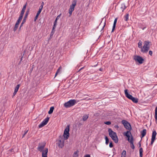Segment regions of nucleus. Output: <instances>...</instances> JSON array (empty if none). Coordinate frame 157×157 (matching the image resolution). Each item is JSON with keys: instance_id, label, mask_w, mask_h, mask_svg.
I'll list each match as a JSON object with an SVG mask.
<instances>
[{"instance_id": "f257e3e1", "label": "nucleus", "mask_w": 157, "mask_h": 157, "mask_svg": "<svg viewBox=\"0 0 157 157\" xmlns=\"http://www.w3.org/2000/svg\"><path fill=\"white\" fill-rule=\"evenodd\" d=\"M108 132L109 135L111 137L114 142L117 143L118 141V139L116 133L113 131L111 128H109Z\"/></svg>"}, {"instance_id": "f03ea898", "label": "nucleus", "mask_w": 157, "mask_h": 157, "mask_svg": "<svg viewBox=\"0 0 157 157\" xmlns=\"http://www.w3.org/2000/svg\"><path fill=\"white\" fill-rule=\"evenodd\" d=\"M150 42L148 41H145L144 42V45L143 46L142 49H141V52L143 53H147L149 50V45L150 44Z\"/></svg>"}, {"instance_id": "7ed1b4c3", "label": "nucleus", "mask_w": 157, "mask_h": 157, "mask_svg": "<svg viewBox=\"0 0 157 157\" xmlns=\"http://www.w3.org/2000/svg\"><path fill=\"white\" fill-rule=\"evenodd\" d=\"M77 103L75 99H71L64 104V106L67 108L70 107Z\"/></svg>"}, {"instance_id": "20e7f679", "label": "nucleus", "mask_w": 157, "mask_h": 157, "mask_svg": "<svg viewBox=\"0 0 157 157\" xmlns=\"http://www.w3.org/2000/svg\"><path fill=\"white\" fill-rule=\"evenodd\" d=\"M69 125H68L67 126L64 130L63 134L64 140H67L68 139L69 136Z\"/></svg>"}, {"instance_id": "39448f33", "label": "nucleus", "mask_w": 157, "mask_h": 157, "mask_svg": "<svg viewBox=\"0 0 157 157\" xmlns=\"http://www.w3.org/2000/svg\"><path fill=\"white\" fill-rule=\"evenodd\" d=\"M122 123L123 124L124 128L129 131H130L132 128L130 124L127 121L125 120H123L121 121Z\"/></svg>"}, {"instance_id": "423d86ee", "label": "nucleus", "mask_w": 157, "mask_h": 157, "mask_svg": "<svg viewBox=\"0 0 157 157\" xmlns=\"http://www.w3.org/2000/svg\"><path fill=\"white\" fill-rule=\"evenodd\" d=\"M77 0H74L72 2V4L70 6L69 10V13L70 15H71L72 12L74 10L75 6L76 5Z\"/></svg>"}, {"instance_id": "0eeeda50", "label": "nucleus", "mask_w": 157, "mask_h": 157, "mask_svg": "<svg viewBox=\"0 0 157 157\" xmlns=\"http://www.w3.org/2000/svg\"><path fill=\"white\" fill-rule=\"evenodd\" d=\"M134 60L140 64H142L143 63L144 59L141 57L138 56H135L134 58Z\"/></svg>"}, {"instance_id": "6e6552de", "label": "nucleus", "mask_w": 157, "mask_h": 157, "mask_svg": "<svg viewBox=\"0 0 157 157\" xmlns=\"http://www.w3.org/2000/svg\"><path fill=\"white\" fill-rule=\"evenodd\" d=\"M49 120V117H47L39 125V128H41L46 125Z\"/></svg>"}, {"instance_id": "1a4fd4ad", "label": "nucleus", "mask_w": 157, "mask_h": 157, "mask_svg": "<svg viewBox=\"0 0 157 157\" xmlns=\"http://www.w3.org/2000/svg\"><path fill=\"white\" fill-rule=\"evenodd\" d=\"M29 10H28L26 12L25 16L23 18V19L22 21V22L21 24V26H22L25 23L26 21V20L29 14Z\"/></svg>"}, {"instance_id": "9d476101", "label": "nucleus", "mask_w": 157, "mask_h": 157, "mask_svg": "<svg viewBox=\"0 0 157 157\" xmlns=\"http://www.w3.org/2000/svg\"><path fill=\"white\" fill-rule=\"evenodd\" d=\"M128 91V90L127 89H126L124 90L125 95L126 97L129 99H131L133 96L132 95L129 94Z\"/></svg>"}, {"instance_id": "9b49d317", "label": "nucleus", "mask_w": 157, "mask_h": 157, "mask_svg": "<svg viewBox=\"0 0 157 157\" xmlns=\"http://www.w3.org/2000/svg\"><path fill=\"white\" fill-rule=\"evenodd\" d=\"M48 151V148H45V150L42 152V157H47V153Z\"/></svg>"}, {"instance_id": "f8f14e48", "label": "nucleus", "mask_w": 157, "mask_h": 157, "mask_svg": "<svg viewBox=\"0 0 157 157\" xmlns=\"http://www.w3.org/2000/svg\"><path fill=\"white\" fill-rule=\"evenodd\" d=\"M40 144H39V145L37 148V149L40 152H42L43 149L44 148L45 145V144H44L42 145H40Z\"/></svg>"}, {"instance_id": "ddd939ff", "label": "nucleus", "mask_w": 157, "mask_h": 157, "mask_svg": "<svg viewBox=\"0 0 157 157\" xmlns=\"http://www.w3.org/2000/svg\"><path fill=\"white\" fill-rule=\"evenodd\" d=\"M60 137H59V139H60ZM64 140L63 138H61L59 139V147L61 148L63 147L64 145Z\"/></svg>"}, {"instance_id": "4468645a", "label": "nucleus", "mask_w": 157, "mask_h": 157, "mask_svg": "<svg viewBox=\"0 0 157 157\" xmlns=\"http://www.w3.org/2000/svg\"><path fill=\"white\" fill-rule=\"evenodd\" d=\"M117 18H115L114 20V21L113 22V24L112 31H111L112 33L115 30V28L116 27V23H117Z\"/></svg>"}, {"instance_id": "2eb2a0df", "label": "nucleus", "mask_w": 157, "mask_h": 157, "mask_svg": "<svg viewBox=\"0 0 157 157\" xmlns=\"http://www.w3.org/2000/svg\"><path fill=\"white\" fill-rule=\"evenodd\" d=\"M131 144V147L133 149H134L135 148V146L133 144V139L132 136H131V140L129 142Z\"/></svg>"}, {"instance_id": "dca6fc26", "label": "nucleus", "mask_w": 157, "mask_h": 157, "mask_svg": "<svg viewBox=\"0 0 157 157\" xmlns=\"http://www.w3.org/2000/svg\"><path fill=\"white\" fill-rule=\"evenodd\" d=\"M156 134L157 133L156 131L155 130H154L153 131L151 139L155 140Z\"/></svg>"}, {"instance_id": "f3484780", "label": "nucleus", "mask_w": 157, "mask_h": 157, "mask_svg": "<svg viewBox=\"0 0 157 157\" xmlns=\"http://www.w3.org/2000/svg\"><path fill=\"white\" fill-rule=\"evenodd\" d=\"M146 131L147 130L146 129H144L143 131L141 132V138H142L144 137L146 133Z\"/></svg>"}, {"instance_id": "a211bd4d", "label": "nucleus", "mask_w": 157, "mask_h": 157, "mask_svg": "<svg viewBox=\"0 0 157 157\" xmlns=\"http://www.w3.org/2000/svg\"><path fill=\"white\" fill-rule=\"evenodd\" d=\"M120 8L121 9L122 11L123 12L126 8V6H125V4L124 3L121 4Z\"/></svg>"}, {"instance_id": "6ab92c4d", "label": "nucleus", "mask_w": 157, "mask_h": 157, "mask_svg": "<svg viewBox=\"0 0 157 157\" xmlns=\"http://www.w3.org/2000/svg\"><path fill=\"white\" fill-rule=\"evenodd\" d=\"M40 10H38V11L37 12L36 14V16L35 17L34 19V21H36V20L38 18V17L39 14H40V13L41 12L40 11Z\"/></svg>"}, {"instance_id": "aec40b11", "label": "nucleus", "mask_w": 157, "mask_h": 157, "mask_svg": "<svg viewBox=\"0 0 157 157\" xmlns=\"http://www.w3.org/2000/svg\"><path fill=\"white\" fill-rule=\"evenodd\" d=\"M89 114H85L83 116L82 120L84 121H86L89 117Z\"/></svg>"}, {"instance_id": "412c9836", "label": "nucleus", "mask_w": 157, "mask_h": 157, "mask_svg": "<svg viewBox=\"0 0 157 157\" xmlns=\"http://www.w3.org/2000/svg\"><path fill=\"white\" fill-rule=\"evenodd\" d=\"M134 103H137L138 101V99L136 98H135L134 97H132V98L130 99Z\"/></svg>"}, {"instance_id": "4be33fe9", "label": "nucleus", "mask_w": 157, "mask_h": 157, "mask_svg": "<svg viewBox=\"0 0 157 157\" xmlns=\"http://www.w3.org/2000/svg\"><path fill=\"white\" fill-rule=\"evenodd\" d=\"M54 109V106H52L51 107L50 109L49 110L48 112V113L49 114H52L53 111Z\"/></svg>"}, {"instance_id": "5701e85b", "label": "nucleus", "mask_w": 157, "mask_h": 157, "mask_svg": "<svg viewBox=\"0 0 157 157\" xmlns=\"http://www.w3.org/2000/svg\"><path fill=\"white\" fill-rule=\"evenodd\" d=\"M155 118L156 121H157V106L156 107L155 109Z\"/></svg>"}, {"instance_id": "b1692460", "label": "nucleus", "mask_w": 157, "mask_h": 157, "mask_svg": "<svg viewBox=\"0 0 157 157\" xmlns=\"http://www.w3.org/2000/svg\"><path fill=\"white\" fill-rule=\"evenodd\" d=\"M129 14L127 13L124 17V20L125 21H127L128 19Z\"/></svg>"}, {"instance_id": "393cba45", "label": "nucleus", "mask_w": 157, "mask_h": 157, "mask_svg": "<svg viewBox=\"0 0 157 157\" xmlns=\"http://www.w3.org/2000/svg\"><path fill=\"white\" fill-rule=\"evenodd\" d=\"M143 148L142 147L140 148L139 149L140 156V157H142L143 156Z\"/></svg>"}, {"instance_id": "a878e982", "label": "nucleus", "mask_w": 157, "mask_h": 157, "mask_svg": "<svg viewBox=\"0 0 157 157\" xmlns=\"http://www.w3.org/2000/svg\"><path fill=\"white\" fill-rule=\"evenodd\" d=\"M142 42L140 40L139 42L138 43V47L140 48H141L142 49Z\"/></svg>"}, {"instance_id": "bb28decb", "label": "nucleus", "mask_w": 157, "mask_h": 157, "mask_svg": "<svg viewBox=\"0 0 157 157\" xmlns=\"http://www.w3.org/2000/svg\"><path fill=\"white\" fill-rule=\"evenodd\" d=\"M78 151H75L74 154H73V157H78Z\"/></svg>"}, {"instance_id": "cd10ccee", "label": "nucleus", "mask_w": 157, "mask_h": 157, "mask_svg": "<svg viewBox=\"0 0 157 157\" xmlns=\"http://www.w3.org/2000/svg\"><path fill=\"white\" fill-rule=\"evenodd\" d=\"M126 155V151L125 150H123L121 154V157H125Z\"/></svg>"}, {"instance_id": "c85d7f7f", "label": "nucleus", "mask_w": 157, "mask_h": 157, "mask_svg": "<svg viewBox=\"0 0 157 157\" xmlns=\"http://www.w3.org/2000/svg\"><path fill=\"white\" fill-rule=\"evenodd\" d=\"M105 144L106 145H108V143L109 142V140L108 137L106 136H105Z\"/></svg>"}, {"instance_id": "c756f323", "label": "nucleus", "mask_w": 157, "mask_h": 157, "mask_svg": "<svg viewBox=\"0 0 157 157\" xmlns=\"http://www.w3.org/2000/svg\"><path fill=\"white\" fill-rule=\"evenodd\" d=\"M20 86V84H18V85H17L16 86V87L15 88L14 91L17 92L19 89V88Z\"/></svg>"}, {"instance_id": "7c9ffc66", "label": "nucleus", "mask_w": 157, "mask_h": 157, "mask_svg": "<svg viewBox=\"0 0 157 157\" xmlns=\"http://www.w3.org/2000/svg\"><path fill=\"white\" fill-rule=\"evenodd\" d=\"M130 131H127L126 132H125L124 133V135L125 136H127L128 135H129V134H131V133L130 132Z\"/></svg>"}, {"instance_id": "2f4dec72", "label": "nucleus", "mask_w": 157, "mask_h": 157, "mask_svg": "<svg viewBox=\"0 0 157 157\" xmlns=\"http://www.w3.org/2000/svg\"><path fill=\"white\" fill-rule=\"evenodd\" d=\"M19 25L15 24L14 27L13 28V30L14 32H15L17 29L18 27V25Z\"/></svg>"}, {"instance_id": "473e14b6", "label": "nucleus", "mask_w": 157, "mask_h": 157, "mask_svg": "<svg viewBox=\"0 0 157 157\" xmlns=\"http://www.w3.org/2000/svg\"><path fill=\"white\" fill-rule=\"evenodd\" d=\"M59 19V15L57 16L55 20V21H54V24H55V25H56L57 23V20Z\"/></svg>"}, {"instance_id": "72a5a7b5", "label": "nucleus", "mask_w": 157, "mask_h": 157, "mask_svg": "<svg viewBox=\"0 0 157 157\" xmlns=\"http://www.w3.org/2000/svg\"><path fill=\"white\" fill-rule=\"evenodd\" d=\"M92 99L90 98H84L83 99H82V100H86V101H89L92 100Z\"/></svg>"}, {"instance_id": "f704fd0d", "label": "nucleus", "mask_w": 157, "mask_h": 157, "mask_svg": "<svg viewBox=\"0 0 157 157\" xmlns=\"http://www.w3.org/2000/svg\"><path fill=\"white\" fill-rule=\"evenodd\" d=\"M28 130H25L24 131V134L23 135V136H22V138H23L24 136H25V135L26 134V133H27L28 132Z\"/></svg>"}, {"instance_id": "c9c22d12", "label": "nucleus", "mask_w": 157, "mask_h": 157, "mask_svg": "<svg viewBox=\"0 0 157 157\" xmlns=\"http://www.w3.org/2000/svg\"><path fill=\"white\" fill-rule=\"evenodd\" d=\"M127 136L128 137V141L129 142L131 140V138L130 139V136L129 135H128V136Z\"/></svg>"}, {"instance_id": "e433bc0d", "label": "nucleus", "mask_w": 157, "mask_h": 157, "mask_svg": "<svg viewBox=\"0 0 157 157\" xmlns=\"http://www.w3.org/2000/svg\"><path fill=\"white\" fill-rule=\"evenodd\" d=\"M104 124L107 125H110L111 124V122L110 121L105 122Z\"/></svg>"}, {"instance_id": "4c0bfd02", "label": "nucleus", "mask_w": 157, "mask_h": 157, "mask_svg": "<svg viewBox=\"0 0 157 157\" xmlns=\"http://www.w3.org/2000/svg\"><path fill=\"white\" fill-rule=\"evenodd\" d=\"M56 143V147H59V140H57Z\"/></svg>"}, {"instance_id": "58836bf2", "label": "nucleus", "mask_w": 157, "mask_h": 157, "mask_svg": "<svg viewBox=\"0 0 157 157\" xmlns=\"http://www.w3.org/2000/svg\"><path fill=\"white\" fill-rule=\"evenodd\" d=\"M109 147L110 148H112L113 147V144H112V142H111L109 144Z\"/></svg>"}, {"instance_id": "ea45409f", "label": "nucleus", "mask_w": 157, "mask_h": 157, "mask_svg": "<svg viewBox=\"0 0 157 157\" xmlns=\"http://www.w3.org/2000/svg\"><path fill=\"white\" fill-rule=\"evenodd\" d=\"M59 73V68L57 69V71L56 73L55 77L58 75Z\"/></svg>"}, {"instance_id": "a19ab883", "label": "nucleus", "mask_w": 157, "mask_h": 157, "mask_svg": "<svg viewBox=\"0 0 157 157\" xmlns=\"http://www.w3.org/2000/svg\"><path fill=\"white\" fill-rule=\"evenodd\" d=\"M155 140L151 139V142L150 143V144L151 145H152L153 144V143L154 142Z\"/></svg>"}, {"instance_id": "79ce46f5", "label": "nucleus", "mask_w": 157, "mask_h": 157, "mask_svg": "<svg viewBox=\"0 0 157 157\" xmlns=\"http://www.w3.org/2000/svg\"><path fill=\"white\" fill-rule=\"evenodd\" d=\"M155 140L151 139V142L150 143V144L151 145H152L153 144V143L154 142Z\"/></svg>"}, {"instance_id": "37998d69", "label": "nucleus", "mask_w": 157, "mask_h": 157, "mask_svg": "<svg viewBox=\"0 0 157 157\" xmlns=\"http://www.w3.org/2000/svg\"><path fill=\"white\" fill-rule=\"evenodd\" d=\"M33 69L32 68H31L30 69L29 71V74L30 75L31 74V73H32V72L33 71Z\"/></svg>"}, {"instance_id": "c03bdc74", "label": "nucleus", "mask_w": 157, "mask_h": 157, "mask_svg": "<svg viewBox=\"0 0 157 157\" xmlns=\"http://www.w3.org/2000/svg\"><path fill=\"white\" fill-rule=\"evenodd\" d=\"M43 6L42 5H41L40 6V7H39V10H40V11L41 12V11L43 9Z\"/></svg>"}, {"instance_id": "a18cd8bd", "label": "nucleus", "mask_w": 157, "mask_h": 157, "mask_svg": "<svg viewBox=\"0 0 157 157\" xmlns=\"http://www.w3.org/2000/svg\"><path fill=\"white\" fill-rule=\"evenodd\" d=\"M27 6V3H26L23 6L22 9L25 10Z\"/></svg>"}, {"instance_id": "49530a36", "label": "nucleus", "mask_w": 157, "mask_h": 157, "mask_svg": "<svg viewBox=\"0 0 157 157\" xmlns=\"http://www.w3.org/2000/svg\"><path fill=\"white\" fill-rule=\"evenodd\" d=\"M105 25H106V21H105L104 23V25H103V27L101 29V31H102V30H103L104 29V28L105 27Z\"/></svg>"}, {"instance_id": "de8ad7c7", "label": "nucleus", "mask_w": 157, "mask_h": 157, "mask_svg": "<svg viewBox=\"0 0 157 157\" xmlns=\"http://www.w3.org/2000/svg\"><path fill=\"white\" fill-rule=\"evenodd\" d=\"M153 52L151 51H150L149 52V54L151 55V56H152V55Z\"/></svg>"}, {"instance_id": "09e8293b", "label": "nucleus", "mask_w": 157, "mask_h": 157, "mask_svg": "<svg viewBox=\"0 0 157 157\" xmlns=\"http://www.w3.org/2000/svg\"><path fill=\"white\" fill-rule=\"evenodd\" d=\"M21 21L20 20H17V21L16 22V24L19 25L20 22H21Z\"/></svg>"}, {"instance_id": "8fccbe9b", "label": "nucleus", "mask_w": 157, "mask_h": 157, "mask_svg": "<svg viewBox=\"0 0 157 157\" xmlns=\"http://www.w3.org/2000/svg\"><path fill=\"white\" fill-rule=\"evenodd\" d=\"M23 18V17L21 16H19L18 20H20L21 21L22 19Z\"/></svg>"}, {"instance_id": "3c124183", "label": "nucleus", "mask_w": 157, "mask_h": 157, "mask_svg": "<svg viewBox=\"0 0 157 157\" xmlns=\"http://www.w3.org/2000/svg\"><path fill=\"white\" fill-rule=\"evenodd\" d=\"M17 92L16 91H14V92L13 93V97L17 94Z\"/></svg>"}, {"instance_id": "603ef678", "label": "nucleus", "mask_w": 157, "mask_h": 157, "mask_svg": "<svg viewBox=\"0 0 157 157\" xmlns=\"http://www.w3.org/2000/svg\"><path fill=\"white\" fill-rule=\"evenodd\" d=\"M84 157H90V155L88 154L85 155Z\"/></svg>"}, {"instance_id": "864d4df0", "label": "nucleus", "mask_w": 157, "mask_h": 157, "mask_svg": "<svg viewBox=\"0 0 157 157\" xmlns=\"http://www.w3.org/2000/svg\"><path fill=\"white\" fill-rule=\"evenodd\" d=\"M25 10L22 9L21 13H24Z\"/></svg>"}, {"instance_id": "5fc2aeb1", "label": "nucleus", "mask_w": 157, "mask_h": 157, "mask_svg": "<svg viewBox=\"0 0 157 157\" xmlns=\"http://www.w3.org/2000/svg\"><path fill=\"white\" fill-rule=\"evenodd\" d=\"M24 14V13H21L20 14V16L23 17Z\"/></svg>"}, {"instance_id": "6e6d98bb", "label": "nucleus", "mask_w": 157, "mask_h": 157, "mask_svg": "<svg viewBox=\"0 0 157 157\" xmlns=\"http://www.w3.org/2000/svg\"><path fill=\"white\" fill-rule=\"evenodd\" d=\"M56 28V25H55V24H54L53 27V29H55Z\"/></svg>"}, {"instance_id": "4d7b16f0", "label": "nucleus", "mask_w": 157, "mask_h": 157, "mask_svg": "<svg viewBox=\"0 0 157 157\" xmlns=\"http://www.w3.org/2000/svg\"><path fill=\"white\" fill-rule=\"evenodd\" d=\"M54 33H53V32H51V34H50V36H52V35H53Z\"/></svg>"}, {"instance_id": "13d9d810", "label": "nucleus", "mask_w": 157, "mask_h": 157, "mask_svg": "<svg viewBox=\"0 0 157 157\" xmlns=\"http://www.w3.org/2000/svg\"><path fill=\"white\" fill-rule=\"evenodd\" d=\"M114 127L115 128H119V127L118 125H115L114 126Z\"/></svg>"}, {"instance_id": "bf43d9fd", "label": "nucleus", "mask_w": 157, "mask_h": 157, "mask_svg": "<svg viewBox=\"0 0 157 157\" xmlns=\"http://www.w3.org/2000/svg\"><path fill=\"white\" fill-rule=\"evenodd\" d=\"M84 68V67H83L82 68H81L78 71H81V70L83 69Z\"/></svg>"}, {"instance_id": "052dcab7", "label": "nucleus", "mask_w": 157, "mask_h": 157, "mask_svg": "<svg viewBox=\"0 0 157 157\" xmlns=\"http://www.w3.org/2000/svg\"><path fill=\"white\" fill-rule=\"evenodd\" d=\"M34 67H35V65H33L31 67V68L33 69Z\"/></svg>"}, {"instance_id": "680f3d73", "label": "nucleus", "mask_w": 157, "mask_h": 157, "mask_svg": "<svg viewBox=\"0 0 157 157\" xmlns=\"http://www.w3.org/2000/svg\"><path fill=\"white\" fill-rule=\"evenodd\" d=\"M140 141L139 142V147H140L141 146V144L140 142Z\"/></svg>"}, {"instance_id": "e2e57ef3", "label": "nucleus", "mask_w": 157, "mask_h": 157, "mask_svg": "<svg viewBox=\"0 0 157 157\" xmlns=\"http://www.w3.org/2000/svg\"><path fill=\"white\" fill-rule=\"evenodd\" d=\"M55 32V29H53H53L52 28V32H53V33H54Z\"/></svg>"}, {"instance_id": "0e129e2a", "label": "nucleus", "mask_w": 157, "mask_h": 157, "mask_svg": "<svg viewBox=\"0 0 157 157\" xmlns=\"http://www.w3.org/2000/svg\"><path fill=\"white\" fill-rule=\"evenodd\" d=\"M24 55V54H23V56H22V57H21V59H20L21 62V61H22V58H23V56Z\"/></svg>"}, {"instance_id": "69168bd1", "label": "nucleus", "mask_w": 157, "mask_h": 157, "mask_svg": "<svg viewBox=\"0 0 157 157\" xmlns=\"http://www.w3.org/2000/svg\"><path fill=\"white\" fill-rule=\"evenodd\" d=\"M102 70H103V69L102 68H100L99 69V70L100 71H102Z\"/></svg>"}, {"instance_id": "338daca9", "label": "nucleus", "mask_w": 157, "mask_h": 157, "mask_svg": "<svg viewBox=\"0 0 157 157\" xmlns=\"http://www.w3.org/2000/svg\"><path fill=\"white\" fill-rule=\"evenodd\" d=\"M44 5V3L43 2H42V3H41V5H42L43 6Z\"/></svg>"}, {"instance_id": "774afa93", "label": "nucleus", "mask_w": 157, "mask_h": 157, "mask_svg": "<svg viewBox=\"0 0 157 157\" xmlns=\"http://www.w3.org/2000/svg\"><path fill=\"white\" fill-rule=\"evenodd\" d=\"M22 26H21V25H20V27L19 28V30H20L21 29V28L22 27Z\"/></svg>"}]
</instances>
